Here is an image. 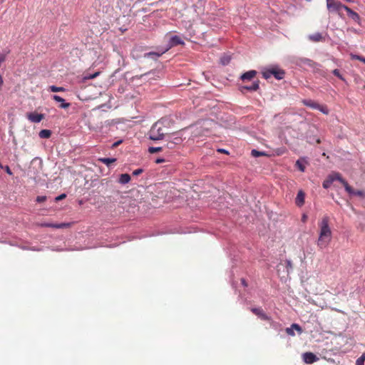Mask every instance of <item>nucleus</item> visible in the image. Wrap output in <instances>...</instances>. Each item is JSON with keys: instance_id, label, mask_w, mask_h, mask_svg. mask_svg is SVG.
Returning a JSON list of instances; mask_svg holds the SVG:
<instances>
[{"instance_id": "c85d7f7f", "label": "nucleus", "mask_w": 365, "mask_h": 365, "mask_svg": "<svg viewBox=\"0 0 365 365\" xmlns=\"http://www.w3.org/2000/svg\"><path fill=\"white\" fill-rule=\"evenodd\" d=\"M296 166L298 168V169L301 171V172H304L305 170V166L302 164V163L298 160H297L296 162Z\"/></svg>"}, {"instance_id": "f03ea898", "label": "nucleus", "mask_w": 365, "mask_h": 365, "mask_svg": "<svg viewBox=\"0 0 365 365\" xmlns=\"http://www.w3.org/2000/svg\"><path fill=\"white\" fill-rule=\"evenodd\" d=\"M262 74L265 79H268L272 76H273L276 79L281 80L284 78L285 72L284 70L277 66H274L269 68L264 69L262 72Z\"/></svg>"}, {"instance_id": "bb28decb", "label": "nucleus", "mask_w": 365, "mask_h": 365, "mask_svg": "<svg viewBox=\"0 0 365 365\" xmlns=\"http://www.w3.org/2000/svg\"><path fill=\"white\" fill-rule=\"evenodd\" d=\"M160 56V53H153V52H150V53H147L145 54V57H151L154 59H157L158 57Z\"/></svg>"}, {"instance_id": "f8f14e48", "label": "nucleus", "mask_w": 365, "mask_h": 365, "mask_svg": "<svg viewBox=\"0 0 365 365\" xmlns=\"http://www.w3.org/2000/svg\"><path fill=\"white\" fill-rule=\"evenodd\" d=\"M71 225L70 223H41L40 225L41 227H53L56 229H61V228H66L69 227Z\"/></svg>"}, {"instance_id": "39448f33", "label": "nucleus", "mask_w": 365, "mask_h": 365, "mask_svg": "<svg viewBox=\"0 0 365 365\" xmlns=\"http://www.w3.org/2000/svg\"><path fill=\"white\" fill-rule=\"evenodd\" d=\"M259 88V81L256 80L254 81L252 84L247 85L246 83L240 85L239 89L242 93H244L245 91H257Z\"/></svg>"}, {"instance_id": "49530a36", "label": "nucleus", "mask_w": 365, "mask_h": 365, "mask_svg": "<svg viewBox=\"0 0 365 365\" xmlns=\"http://www.w3.org/2000/svg\"><path fill=\"white\" fill-rule=\"evenodd\" d=\"M157 164L160 163V158H157L155 161Z\"/></svg>"}, {"instance_id": "473e14b6", "label": "nucleus", "mask_w": 365, "mask_h": 365, "mask_svg": "<svg viewBox=\"0 0 365 365\" xmlns=\"http://www.w3.org/2000/svg\"><path fill=\"white\" fill-rule=\"evenodd\" d=\"M46 200V196H38L36 197V202H43Z\"/></svg>"}, {"instance_id": "9b49d317", "label": "nucleus", "mask_w": 365, "mask_h": 365, "mask_svg": "<svg viewBox=\"0 0 365 365\" xmlns=\"http://www.w3.org/2000/svg\"><path fill=\"white\" fill-rule=\"evenodd\" d=\"M303 360L306 364H312L318 361L319 358L312 352H306L302 355Z\"/></svg>"}, {"instance_id": "f704fd0d", "label": "nucleus", "mask_w": 365, "mask_h": 365, "mask_svg": "<svg viewBox=\"0 0 365 365\" xmlns=\"http://www.w3.org/2000/svg\"><path fill=\"white\" fill-rule=\"evenodd\" d=\"M66 197V194H61L58 196H57L56 198H55V201L56 202H58V201H60L63 199H64L65 197Z\"/></svg>"}, {"instance_id": "79ce46f5", "label": "nucleus", "mask_w": 365, "mask_h": 365, "mask_svg": "<svg viewBox=\"0 0 365 365\" xmlns=\"http://www.w3.org/2000/svg\"><path fill=\"white\" fill-rule=\"evenodd\" d=\"M241 282H242V284L245 287H247V282H246V281H245V279H241Z\"/></svg>"}, {"instance_id": "ea45409f", "label": "nucleus", "mask_w": 365, "mask_h": 365, "mask_svg": "<svg viewBox=\"0 0 365 365\" xmlns=\"http://www.w3.org/2000/svg\"><path fill=\"white\" fill-rule=\"evenodd\" d=\"M122 143V140H118L115 143H114L112 145L113 148H116L117 146H118L120 143Z\"/></svg>"}, {"instance_id": "e433bc0d", "label": "nucleus", "mask_w": 365, "mask_h": 365, "mask_svg": "<svg viewBox=\"0 0 365 365\" xmlns=\"http://www.w3.org/2000/svg\"><path fill=\"white\" fill-rule=\"evenodd\" d=\"M360 57L361 56H359V55H356V54H351V59H356V60H359L360 59Z\"/></svg>"}, {"instance_id": "423d86ee", "label": "nucleus", "mask_w": 365, "mask_h": 365, "mask_svg": "<svg viewBox=\"0 0 365 365\" xmlns=\"http://www.w3.org/2000/svg\"><path fill=\"white\" fill-rule=\"evenodd\" d=\"M331 179H333V182L334 180L339 181L345 188L346 191L351 190V186L348 184V182L341 177V175L339 173H334L329 175Z\"/></svg>"}, {"instance_id": "a211bd4d", "label": "nucleus", "mask_w": 365, "mask_h": 365, "mask_svg": "<svg viewBox=\"0 0 365 365\" xmlns=\"http://www.w3.org/2000/svg\"><path fill=\"white\" fill-rule=\"evenodd\" d=\"M308 38L313 42H319L324 40V37L320 33H315L314 34L309 35Z\"/></svg>"}, {"instance_id": "37998d69", "label": "nucleus", "mask_w": 365, "mask_h": 365, "mask_svg": "<svg viewBox=\"0 0 365 365\" xmlns=\"http://www.w3.org/2000/svg\"><path fill=\"white\" fill-rule=\"evenodd\" d=\"M218 152L222 153H228V152H227V151H226V150H224V149H219V150H218Z\"/></svg>"}, {"instance_id": "4468645a", "label": "nucleus", "mask_w": 365, "mask_h": 365, "mask_svg": "<svg viewBox=\"0 0 365 365\" xmlns=\"http://www.w3.org/2000/svg\"><path fill=\"white\" fill-rule=\"evenodd\" d=\"M344 10L347 12L349 16L352 19L354 20L355 22H356L357 24H360V21H361V19H360V16L359 15L354 11L353 10H351L349 7H348L347 6H344Z\"/></svg>"}, {"instance_id": "4c0bfd02", "label": "nucleus", "mask_w": 365, "mask_h": 365, "mask_svg": "<svg viewBox=\"0 0 365 365\" xmlns=\"http://www.w3.org/2000/svg\"><path fill=\"white\" fill-rule=\"evenodd\" d=\"M98 74H99V73L96 72L94 74H92V75H90L89 76H88L87 78L93 79V78H96Z\"/></svg>"}, {"instance_id": "72a5a7b5", "label": "nucleus", "mask_w": 365, "mask_h": 365, "mask_svg": "<svg viewBox=\"0 0 365 365\" xmlns=\"http://www.w3.org/2000/svg\"><path fill=\"white\" fill-rule=\"evenodd\" d=\"M143 173V169H141V168H139V169L135 170L133 172V175L137 176V175H140V174H141V173Z\"/></svg>"}, {"instance_id": "7ed1b4c3", "label": "nucleus", "mask_w": 365, "mask_h": 365, "mask_svg": "<svg viewBox=\"0 0 365 365\" xmlns=\"http://www.w3.org/2000/svg\"><path fill=\"white\" fill-rule=\"evenodd\" d=\"M327 6L329 11L338 12L339 15L341 16L340 10L341 9H344V6H346L337 0H327Z\"/></svg>"}, {"instance_id": "f3484780", "label": "nucleus", "mask_w": 365, "mask_h": 365, "mask_svg": "<svg viewBox=\"0 0 365 365\" xmlns=\"http://www.w3.org/2000/svg\"><path fill=\"white\" fill-rule=\"evenodd\" d=\"M302 103L306 106H308V107H310L312 108H314V109H317V108H319V104L317 103V102L312 101V100H303L302 101Z\"/></svg>"}, {"instance_id": "5701e85b", "label": "nucleus", "mask_w": 365, "mask_h": 365, "mask_svg": "<svg viewBox=\"0 0 365 365\" xmlns=\"http://www.w3.org/2000/svg\"><path fill=\"white\" fill-rule=\"evenodd\" d=\"M48 90L51 91V92H63L66 91V89L63 88V87H58V86H50L48 87Z\"/></svg>"}, {"instance_id": "58836bf2", "label": "nucleus", "mask_w": 365, "mask_h": 365, "mask_svg": "<svg viewBox=\"0 0 365 365\" xmlns=\"http://www.w3.org/2000/svg\"><path fill=\"white\" fill-rule=\"evenodd\" d=\"M286 264H287V268H290L292 269V262L290 260H287L286 261Z\"/></svg>"}, {"instance_id": "7c9ffc66", "label": "nucleus", "mask_w": 365, "mask_h": 365, "mask_svg": "<svg viewBox=\"0 0 365 365\" xmlns=\"http://www.w3.org/2000/svg\"><path fill=\"white\" fill-rule=\"evenodd\" d=\"M230 58L229 56H224L221 58V62L223 65H227L230 63Z\"/></svg>"}, {"instance_id": "cd10ccee", "label": "nucleus", "mask_w": 365, "mask_h": 365, "mask_svg": "<svg viewBox=\"0 0 365 365\" xmlns=\"http://www.w3.org/2000/svg\"><path fill=\"white\" fill-rule=\"evenodd\" d=\"M317 109L319 110L324 114L327 115L329 113V109L327 108V107L326 106L319 104V108H317Z\"/></svg>"}, {"instance_id": "6e6552de", "label": "nucleus", "mask_w": 365, "mask_h": 365, "mask_svg": "<svg viewBox=\"0 0 365 365\" xmlns=\"http://www.w3.org/2000/svg\"><path fill=\"white\" fill-rule=\"evenodd\" d=\"M157 123H155L150 130L148 133L149 138L153 140H160V128L157 127Z\"/></svg>"}, {"instance_id": "de8ad7c7", "label": "nucleus", "mask_w": 365, "mask_h": 365, "mask_svg": "<svg viewBox=\"0 0 365 365\" xmlns=\"http://www.w3.org/2000/svg\"><path fill=\"white\" fill-rule=\"evenodd\" d=\"M346 1L351 2L353 0H346Z\"/></svg>"}, {"instance_id": "20e7f679", "label": "nucleus", "mask_w": 365, "mask_h": 365, "mask_svg": "<svg viewBox=\"0 0 365 365\" xmlns=\"http://www.w3.org/2000/svg\"><path fill=\"white\" fill-rule=\"evenodd\" d=\"M181 44H184V42L182 41V40L181 39V38L180 36H173L170 37L168 40V44L166 46V48H165V50H163V51L161 50V55L163 53H164L165 51H167L171 47L178 46V45H181Z\"/></svg>"}, {"instance_id": "dca6fc26", "label": "nucleus", "mask_w": 365, "mask_h": 365, "mask_svg": "<svg viewBox=\"0 0 365 365\" xmlns=\"http://www.w3.org/2000/svg\"><path fill=\"white\" fill-rule=\"evenodd\" d=\"M305 193L299 190L295 199V203L298 207H302L304 204Z\"/></svg>"}, {"instance_id": "aec40b11", "label": "nucleus", "mask_w": 365, "mask_h": 365, "mask_svg": "<svg viewBox=\"0 0 365 365\" xmlns=\"http://www.w3.org/2000/svg\"><path fill=\"white\" fill-rule=\"evenodd\" d=\"M130 180V176L127 174H121L119 178V182L121 184H126L128 183Z\"/></svg>"}, {"instance_id": "b1692460", "label": "nucleus", "mask_w": 365, "mask_h": 365, "mask_svg": "<svg viewBox=\"0 0 365 365\" xmlns=\"http://www.w3.org/2000/svg\"><path fill=\"white\" fill-rule=\"evenodd\" d=\"M333 182V179L329 175L328 178L323 182V187L326 189L329 188Z\"/></svg>"}, {"instance_id": "2f4dec72", "label": "nucleus", "mask_w": 365, "mask_h": 365, "mask_svg": "<svg viewBox=\"0 0 365 365\" xmlns=\"http://www.w3.org/2000/svg\"><path fill=\"white\" fill-rule=\"evenodd\" d=\"M159 151H160V147H150L148 148V152L150 153H154L159 152Z\"/></svg>"}, {"instance_id": "c03bdc74", "label": "nucleus", "mask_w": 365, "mask_h": 365, "mask_svg": "<svg viewBox=\"0 0 365 365\" xmlns=\"http://www.w3.org/2000/svg\"><path fill=\"white\" fill-rule=\"evenodd\" d=\"M307 215H303V216H302V221L305 222L307 220Z\"/></svg>"}, {"instance_id": "ddd939ff", "label": "nucleus", "mask_w": 365, "mask_h": 365, "mask_svg": "<svg viewBox=\"0 0 365 365\" xmlns=\"http://www.w3.org/2000/svg\"><path fill=\"white\" fill-rule=\"evenodd\" d=\"M294 330L297 331L299 334L302 333V327L297 324H292L290 327L285 329V331L288 335L293 336L295 335Z\"/></svg>"}, {"instance_id": "a878e982", "label": "nucleus", "mask_w": 365, "mask_h": 365, "mask_svg": "<svg viewBox=\"0 0 365 365\" xmlns=\"http://www.w3.org/2000/svg\"><path fill=\"white\" fill-rule=\"evenodd\" d=\"M251 153H252V155L254 157H259V156L266 155V154L264 153L260 152V151H258L256 150H252Z\"/></svg>"}, {"instance_id": "2eb2a0df", "label": "nucleus", "mask_w": 365, "mask_h": 365, "mask_svg": "<svg viewBox=\"0 0 365 365\" xmlns=\"http://www.w3.org/2000/svg\"><path fill=\"white\" fill-rule=\"evenodd\" d=\"M52 98L55 101L59 102L61 103V105L59 106V108H61L66 109V108H68L71 106V104L69 103L65 102V100L59 96L53 95L52 96Z\"/></svg>"}, {"instance_id": "c9c22d12", "label": "nucleus", "mask_w": 365, "mask_h": 365, "mask_svg": "<svg viewBox=\"0 0 365 365\" xmlns=\"http://www.w3.org/2000/svg\"><path fill=\"white\" fill-rule=\"evenodd\" d=\"M4 168L7 174H9L10 175H11L13 174L10 168L8 165L5 166Z\"/></svg>"}, {"instance_id": "6ab92c4d", "label": "nucleus", "mask_w": 365, "mask_h": 365, "mask_svg": "<svg viewBox=\"0 0 365 365\" xmlns=\"http://www.w3.org/2000/svg\"><path fill=\"white\" fill-rule=\"evenodd\" d=\"M350 195H356L358 197H360L361 198H365V191L364 190H355L351 186V190L346 191Z\"/></svg>"}, {"instance_id": "4be33fe9", "label": "nucleus", "mask_w": 365, "mask_h": 365, "mask_svg": "<svg viewBox=\"0 0 365 365\" xmlns=\"http://www.w3.org/2000/svg\"><path fill=\"white\" fill-rule=\"evenodd\" d=\"M98 161L104 163L107 166H110V165L116 161V158H98Z\"/></svg>"}, {"instance_id": "9d476101", "label": "nucleus", "mask_w": 365, "mask_h": 365, "mask_svg": "<svg viewBox=\"0 0 365 365\" xmlns=\"http://www.w3.org/2000/svg\"><path fill=\"white\" fill-rule=\"evenodd\" d=\"M26 117L31 122L36 123L41 122L44 118V115L34 112L27 113Z\"/></svg>"}, {"instance_id": "a19ab883", "label": "nucleus", "mask_w": 365, "mask_h": 365, "mask_svg": "<svg viewBox=\"0 0 365 365\" xmlns=\"http://www.w3.org/2000/svg\"><path fill=\"white\" fill-rule=\"evenodd\" d=\"M3 83H4L3 78H2L1 76L0 75V91L1 90V87L3 86Z\"/></svg>"}, {"instance_id": "0eeeda50", "label": "nucleus", "mask_w": 365, "mask_h": 365, "mask_svg": "<svg viewBox=\"0 0 365 365\" xmlns=\"http://www.w3.org/2000/svg\"><path fill=\"white\" fill-rule=\"evenodd\" d=\"M257 72L255 70H250L244 73L241 76L240 79L243 83H247L249 81H252L257 76Z\"/></svg>"}, {"instance_id": "1a4fd4ad", "label": "nucleus", "mask_w": 365, "mask_h": 365, "mask_svg": "<svg viewBox=\"0 0 365 365\" xmlns=\"http://www.w3.org/2000/svg\"><path fill=\"white\" fill-rule=\"evenodd\" d=\"M251 311L253 314L259 317L262 320L264 321H270L271 317L266 314L263 309L261 308H252Z\"/></svg>"}, {"instance_id": "f257e3e1", "label": "nucleus", "mask_w": 365, "mask_h": 365, "mask_svg": "<svg viewBox=\"0 0 365 365\" xmlns=\"http://www.w3.org/2000/svg\"><path fill=\"white\" fill-rule=\"evenodd\" d=\"M329 217L324 216L319 223L320 231L317 240V246L320 249H324L327 247L331 239V230L329 227Z\"/></svg>"}, {"instance_id": "a18cd8bd", "label": "nucleus", "mask_w": 365, "mask_h": 365, "mask_svg": "<svg viewBox=\"0 0 365 365\" xmlns=\"http://www.w3.org/2000/svg\"><path fill=\"white\" fill-rule=\"evenodd\" d=\"M360 61H362L365 63V58H364L363 56H361L360 57V59H359Z\"/></svg>"}, {"instance_id": "393cba45", "label": "nucleus", "mask_w": 365, "mask_h": 365, "mask_svg": "<svg viewBox=\"0 0 365 365\" xmlns=\"http://www.w3.org/2000/svg\"><path fill=\"white\" fill-rule=\"evenodd\" d=\"M365 361V352L362 354V355L359 357L356 361V365H364Z\"/></svg>"}, {"instance_id": "c756f323", "label": "nucleus", "mask_w": 365, "mask_h": 365, "mask_svg": "<svg viewBox=\"0 0 365 365\" xmlns=\"http://www.w3.org/2000/svg\"><path fill=\"white\" fill-rule=\"evenodd\" d=\"M332 73L338 77L339 79H341V81H345V79L343 78V76L340 74V72H339V69H334L333 71H332Z\"/></svg>"}, {"instance_id": "412c9836", "label": "nucleus", "mask_w": 365, "mask_h": 365, "mask_svg": "<svg viewBox=\"0 0 365 365\" xmlns=\"http://www.w3.org/2000/svg\"><path fill=\"white\" fill-rule=\"evenodd\" d=\"M38 135L41 138H49L51 135V131L50 130L43 129L39 132Z\"/></svg>"}]
</instances>
